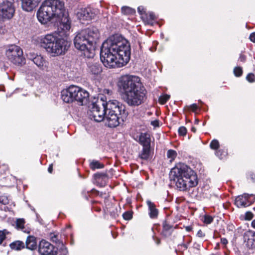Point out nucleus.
Returning <instances> with one entry per match:
<instances>
[{
  "mask_svg": "<svg viewBox=\"0 0 255 255\" xmlns=\"http://www.w3.org/2000/svg\"><path fill=\"white\" fill-rule=\"evenodd\" d=\"M130 56L129 42L118 34L109 37L101 48V60L105 67L109 68L123 67L128 63Z\"/></svg>",
  "mask_w": 255,
  "mask_h": 255,
  "instance_id": "obj_1",
  "label": "nucleus"
},
{
  "mask_svg": "<svg viewBox=\"0 0 255 255\" xmlns=\"http://www.w3.org/2000/svg\"><path fill=\"white\" fill-rule=\"evenodd\" d=\"M37 17L42 24L51 22L64 32L71 28V22L63 1H43L37 11Z\"/></svg>",
  "mask_w": 255,
  "mask_h": 255,
  "instance_id": "obj_2",
  "label": "nucleus"
},
{
  "mask_svg": "<svg viewBox=\"0 0 255 255\" xmlns=\"http://www.w3.org/2000/svg\"><path fill=\"white\" fill-rule=\"evenodd\" d=\"M119 86L123 91V99L128 106L135 107L143 103L146 91L138 77L129 75L123 76L119 82Z\"/></svg>",
  "mask_w": 255,
  "mask_h": 255,
  "instance_id": "obj_3",
  "label": "nucleus"
},
{
  "mask_svg": "<svg viewBox=\"0 0 255 255\" xmlns=\"http://www.w3.org/2000/svg\"><path fill=\"white\" fill-rule=\"evenodd\" d=\"M171 178L175 182L177 188L186 191L198 184V178L194 171L187 165L179 163L171 171Z\"/></svg>",
  "mask_w": 255,
  "mask_h": 255,
  "instance_id": "obj_4",
  "label": "nucleus"
},
{
  "mask_svg": "<svg viewBox=\"0 0 255 255\" xmlns=\"http://www.w3.org/2000/svg\"><path fill=\"white\" fill-rule=\"evenodd\" d=\"M41 47L52 56L64 54L68 50L69 44L64 38L59 37L56 33H50L39 38Z\"/></svg>",
  "mask_w": 255,
  "mask_h": 255,
  "instance_id": "obj_5",
  "label": "nucleus"
},
{
  "mask_svg": "<svg viewBox=\"0 0 255 255\" xmlns=\"http://www.w3.org/2000/svg\"><path fill=\"white\" fill-rule=\"evenodd\" d=\"M128 115L125 110V106L117 100L107 102V110L105 120L108 127L115 128L124 122Z\"/></svg>",
  "mask_w": 255,
  "mask_h": 255,
  "instance_id": "obj_6",
  "label": "nucleus"
},
{
  "mask_svg": "<svg viewBox=\"0 0 255 255\" xmlns=\"http://www.w3.org/2000/svg\"><path fill=\"white\" fill-rule=\"evenodd\" d=\"M99 37V31L96 27L83 29L76 35L74 39V46L79 50L90 52L94 48L93 44L96 42Z\"/></svg>",
  "mask_w": 255,
  "mask_h": 255,
  "instance_id": "obj_7",
  "label": "nucleus"
},
{
  "mask_svg": "<svg viewBox=\"0 0 255 255\" xmlns=\"http://www.w3.org/2000/svg\"><path fill=\"white\" fill-rule=\"evenodd\" d=\"M89 93L82 88L72 85L61 92V99L65 103L78 102L81 105L86 102L89 98Z\"/></svg>",
  "mask_w": 255,
  "mask_h": 255,
  "instance_id": "obj_8",
  "label": "nucleus"
},
{
  "mask_svg": "<svg viewBox=\"0 0 255 255\" xmlns=\"http://www.w3.org/2000/svg\"><path fill=\"white\" fill-rule=\"evenodd\" d=\"M106 110L107 102L102 101L93 103L89 113V117L97 122H101L105 119Z\"/></svg>",
  "mask_w": 255,
  "mask_h": 255,
  "instance_id": "obj_9",
  "label": "nucleus"
},
{
  "mask_svg": "<svg viewBox=\"0 0 255 255\" xmlns=\"http://www.w3.org/2000/svg\"><path fill=\"white\" fill-rule=\"evenodd\" d=\"M5 54L8 59L15 65L21 64L23 62L22 50L17 45L8 46Z\"/></svg>",
  "mask_w": 255,
  "mask_h": 255,
  "instance_id": "obj_10",
  "label": "nucleus"
},
{
  "mask_svg": "<svg viewBox=\"0 0 255 255\" xmlns=\"http://www.w3.org/2000/svg\"><path fill=\"white\" fill-rule=\"evenodd\" d=\"M15 9L10 1H0V20L11 19L14 13Z\"/></svg>",
  "mask_w": 255,
  "mask_h": 255,
  "instance_id": "obj_11",
  "label": "nucleus"
},
{
  "mask_svg": "<svg viewBox=\"0 0 255 255\" xmlns=\"http://www.w3.org/2000/svg\"><path fill=\"white\" fill-rule=\"evenodd\" d=\"M38 252L41 255H57L55 247L45 240H42L38 244Z\"/></svg>",
  "mask_w": 255,
  "mask_h": 255,
  "instance_id": "obj_12",
  "label": "nucleus"
},
{
  "mask_svg": "<svg viewBox=\"0 0 255 255\" xmlns=\"http://www.w3.org/2000/svg\"><path fill=\"white\" fill-rule=\"evenodd\" d=\"M255 201V195L245 193L236 198L235 204L238 207H246Z\"/></svg>",
  "mask_w": 255,
  "mask_h": 255,
  "instance_id": "obj_13",
  "label": "nucleus"
},
{
  "mask_svg": "<svg viewBox=\"0 0 255 255\" xmlns=\"http://www.w3.org/2000/svg\"><path fill=\"white\" fill-rule=\"evenodd\" d=\"M244 243L249 249H255V232L249 230L243 235Z\"/></svg>",
  "mask_w": 255,
  "mask_h": 255,
  "instance_id": "obj_14",
  "label": "nucleus"
},
{
  "mask_svg": "<svg viewBox=\"0 0 255 255\" xmlns=\"http://www.w3.org/2000/svg\"><path fill=\"white\" fill-rule=\"evenodd\" d=\"M96 15V11H93L90 8H82L77 13L78 18L84 20L92 19Z\"/></svg>",
  "mask_w": 255,
  "mask_h": 255,
  "instance_id": "obj_15",
  "label": "nucleus"
},
{
  "mask_svg": "<svg viewBox=\"0 0 255 255\" xmlns=\"http://www.w3.org/2000/svg\"><path fill=\"white\" fill-rule=\"evenodd\" d=\"M39 4L38 1H21V7L25 11H31Z\"/></svg>",
  "mask_w": 255,
  "mask_h": 255,
  "instance_id": "obj_16",
  "label": "nucleus"
},
{
  "mask_svg": "<svg viewBox=\"0 0 255 255\" xmlns=\"http://www.w3.org/2000/svg\"><path fill=\"white\" fill-rule=\"evenodd\" d=\"M88 70L89 72L94 75H98L102 71L100 65L94 61H90L88 62Z\"/></svg>",
  "mask_w": 255,
  "mask_h": 255,
  "instance_id": "obj_17",
  "label": "nucleus"
},
{
  "mask_svg": "<svg viewBox=\"0 0 255 255\" xmlns=\"http://www.w3.org/2000/svg\"><path fill=\"white\" fill-rule=\"evenodd\" d=\"M146 204L149 210V216L151 219H156L158 215V210L156 208L155 204L150 200L146 201Z\"/></svg>",
  "mask_w": 255,
  "mask_h": 255,
  "instance_id": "obj_18",
  "label": "nucleus"
},
{
  "mask_svg": "<svg viewBox=\"0 0 255 255\" xmlns=\"http://www.w3.org/2000/svg\"><path fill=\"white\" fill-rule=\"evenodd\" d=\"M138 141L143 147L150 146L151 139L149 134L141 133L139 135Z\"/></svg>",
  "mask_w": 255,
  "mask_h": 255,
  "instance_id": "obj_19",
  "label": "nucleus"
},
{
  "mask_svg": "<svg viewBox=\"0 0 255 255\" xmlns=\"http://www.w3.org/2000/svg\"><path fill=\"white\" fill-rule=\"evenodd\" d=\"M32 61L37 67L42 70L45 69L47 67V62L41 55H36L33 58Z\"/></svg>",
  "mask_w": 255,
  "mask_h": 255,
  "instance_id": "obj_20",
  "label": "nucleus"
},
{
  "mask_svg": "<svg viewBox=\"0 0 255 255\" xmlns=\"http://www.w3.org/2000/svg\"><path fill=\"white\" fill-rule=\"evenodd\" d=\"M142 19L145 24L152 25L153 21L156 19V16L153 12H148L142 16Z\"/></svg>",
  "mask_w": 255,
  "mask_h": 255,
  "instance_id": "obj_21",
  "label": "nucleus"
},
{
  "mask_svg": "<svg viewBox=\"0 0 255 255\" xmlns=\"http://www.w3.org/2000/svg\"><path fill=\"white\" fill-rule=\"evenodd\" d=\"M25 246L28 249L35 250L37 247L35 238L33 236H28L25 242Z\"/></svg>",
  "mask_w": 255,
  "mask_h": 255,
  "instance_id": "obj_22",
  "label": "nucleus"
},
{
  "mask_svg": "<svg viewBox=\"0 0 255 255\" xmlns=\"http://www.w3.org/2000/svg\"><path fill=\"white\" fill-rule=\"evenodd\" d=\"M150 146L143 147L142 151L139 154V157L143 160H147L150 156Z\"/></svg>",
  "mask_w": 255,
  "mask_h": 255,
  "instance_id": "obj_23",
  "label": "nucleus"
},
{
  "mask_svg": "<svg viewBox=\"0 0 255 255\" xmlns=\"http://www.w3.org/2000/svg\"><path fill=\"white\" fill-rule=\"evenodd\" d=\"M10 247L12 250L19 251L24 248L25 244L22 241H16L11 243Z\"/></svg>",
  "mask_w": 255,
  "mask_h": 255,
  "instance_id": "obj_24",
  "label": "nucleus"
},
{
  "mask_svg": "<svg viewBox=\"0 0 255 255\" xmlns=\"http://www.w3.org/2000/svg\"><path fill=\"white\" fill-rule=\"evenodd\" d=\"M122 12L125 15H133L135 13L134 9L127 6H124L122 7Z\"/></svg>",
  "mask_w": 255,
  "mask_h": 255,
  "instance_id": "obj_25",
  "label": "nucleus"
},
{
  "mask_svg": "<svg viewBox=\"0 0 255 255\" xmlns=\"http://www.w3.org/2000/svg\"><path fill=\"white\" fill-rule=\"evenodd\" d=\"M90 167L93 170L101 169L104 167V164L101 163L98 161L93 160L90 164Z\"/></svg>",
  "mask_w": 255,
  "mask_h": 255,
  "instance_id": "obj_26",
  "label": "nucleus"
},
{
  "mask_svg": "<svg viewBox=\"0 0 255 255\" xmlns=\"http://www.w3.org/2000/svg\"><path fill=\"white\" fill-rule=\"evenodd\" d=\"M177 152L176 151L172 150V149H169L167 151V156L168 158L170 159V161H172L175 159L176 157L177 156Z\"/></svg>",
  "mask_w": 255,
  "mask_h": 255,
  "instance_id": "obj_27",
  "label": "nucleus"
},
{
  "mask_svg": "<svg viewBox=\"0 0 255 255\" xmlns=\"http://www.w3.org/2000/svg\"><path fill=\"white\" fill-rule=\"evenodd\" d=\"M94 177L97 181H99L101 179L105 181L107 179V174L104 173H95L94 174Z\"/></svg>",
  "mask_w": 255,
  "mask_h": 255,
  "instance_id": "obj_28",
  "label": "nucleus"
},
{
  "mask_svg": "<svg viewBox=\"0 0 255 255\" xmlns=\"http://www.w3.org/2000/svg\"><path fill=\"white\" fill-rule=\"evenodd\" d=\"M16 227L18 229L23 230L24 228V220L22 219H18L16 221Z\"/></svg>",
  "mask_w": 255,
  "mask_h": 255,
  "instance_id": "obj_29",
  "label": "nucleus"
},
{
  "mask_svg": "<svg viewBox=\"0 0 255 255\" xmlns=\"http://www.w3.org/2000/svg\"><path fill=\"white\" fill-rule=\"evenodd\" d=\"M170 95L167 94H164L162 95H161L159 97V102L161 104H164L170 98Z\"/></svg>",
  "mask_w": 255,
  "mask_h": 255,
  "instance_id": "obj_30",
  "label": "nucleus"
},
{
  "mask_svg": "<svg viewBox=\"0 0 255 255\" xmlns=\"http://www.w3.org/2000/svg\"><path fill=\"white\" fill-rule=\"evenodd\" d=\"M219 142L218 140H217V139L213 140L210 144V146L211 148L214 150L217 149L219 148Z\"/></svg>",
  "mask_w": 255,
  "mask_h": 255,
  "instance_id": "obj_31",
  "label": "nucleus"
},
{
  "mask_svg": "<svg viewBox=\"0 0 255 255\" xmlns=\"http://www.w3.org/2000/svg\"><path fill=\"white\" fill-rule=\"evenodd\" d=\"M234 73L236 77H240L243 74V70L241 67H236L234 69Z\"/></svg>",
  "mask_w": 255,
  "mask_h": 255,
  "instance_id": "obj_32",
  "label": "nucleus"
},
{
  "mask_svg": "<svg viewBox=\"0 0 255 255\" xmlns=\"http://www.w3.org/2000/svg\"><path fill=\"white\" fill-rule=\"evenodd\" d=\"M123 217L125 220H129L132 217V213L129 211L126 212L123 214Z\"/></svg>",
  "mask_w": 255,
  "mask_h": 255,
  "instance_id": "obj_33",
  "label": "nucleus"
},
{
  "mask_svg": "<svg viewBox=\"0 0 255 255\" xmlns=\"http://www.w3.org/2000/svg\"><path fill=\"white\" fill-rule=\"evenodd\" d=\"M8 233L5 230L0 231V244H1L4 240L5 239L6 234Z\"/></svg>",
  "mask_w": 255,
  "mask_h": 255,
  "instance_id": "obj_34",
  "label": "nucleus"
},
{
  "mask_svg": "<svg viewBox=\"0 0 255 255\" xmlns=\"http://www.w3.org/2000/svg\"><path fill=\"white\" fill-rule=\"evenodd\" d=\"M213 220L212 216L209 215H205L204 217V222L206 224H211Z\"/></svg>",
  "mask_w": 255,
  "mask_h": 255,
  "instance_id": "obj_35",
  "label": "nucleus"
},
{
  "mask_svg": "<svg viewBox=\"0 0 255 255\" xmlns=\"http://www.w3.org/2000/svg\"><path fill=\"white\" fill-rule=\"evenodd\" d=\"M246 79L249 82H254L255 81V76L253 73H249L247 76Z\"/></svg>",
  "mask_w": 255,
  "mask_h": 255,
  "instance_id": "obj_36",
  "label": "nucleus"
},
{
  "mask_svg": "<svg viewBox=\"0 0 255 255\" xmlns=\"http://www.w3.org/2000/svg\"><path fill=\"white\" fill-rule=\"evenodd\" d=\"M49 237L52 242L56 243L58 242L57 236L54 233H50Z\"/></svg>",
  "mask_w": 255,
  "mask_h": 255,
  "instance_id": "obj_37",
  "label": "nucleus"
},
{
  "mask_svg": "<svg viewBox=\"0 0 255 255\" xmlns=\"http://www.w3.org/2000/svg\"><path fill=\"white\" fill-rule=\"evenodd\" d=\"M187 132V129L184 127H181L178 129V133L180 135H185Z\"/></svg>",
  "mask_w": 255,
  "mask_h": 255,
  "instance_id": "obj_38",
  "label": "nucleus"
},
{
  "mask_svg": "<svg viewBox=\"0 0 255 255\" xmlns=\"http://www.w3.org/2000/svg\"><path fill=\"white\" fill-rule=\"evenodd\" d=\"M138 12L141 15V16L144 14V13H146V9L143 6H139L137 8Z\"/></svg>",
  "mask_w": 255,
  "mask_h": 255,
  "instance_id": "obj_39",
  "label": "nucleus"
},
{
  "mask_svg": "<svg viewBox=\"0 0 255 255\" xmlns=\"http://www.w3.org/2000/svg\"><path fill=\"white\" fill-rule=\"evenodd\" d=\"M254 217L253 214L251 212H247L245 214V220H251L253 219Z\"/></svg>",
  "mask_w": 255,
  "mask_h": 255,
  "instance_id": "obj_40",
  "label": "nucleus"
},
{
  "mask_svg": "<svg viewBox=\"0 0 255 255\" xmlns=\"http://www.w3.org/2000/svg\"><path fill=\"white\" fill-rule=\"evenodd\" d=\"M163 229L164 231L168 232L172 229V226L165 223L163 224Z\"/></svg>",
  "mask_w": 255,
  "mask_h": 255,
  "instance_id": "obj_41",
  "label": "nucleus"
},
{
  "mask_svg": "<svg viewBox=\"0 0 255 255\" xmlns=\"http://www.w3.org/2000/svg\"><path fill=\"white\" fill-rule=\"evenodd\" d=\"M0 203L5 205L8 203V200L6 197L0 196Z\"/></svg>",
  "mask_w": 255,
  "mask_h": 255,
  "instance_id": "obj_42",
  "label": "nucleus"
},
{
  "mask_svg": "<svg viewBox=\"0 0 255 255\" xmlns=\"http://www.w3.org/2000/svg\"><path fill=\"white\" fill-rule=\"evenodd\" d=\"M223 151L221 150H219L216 152V155L219 157V158L222 159L223 158V156L225 155V154H222Z\"/></svg>",
  "mask_w": 255,
  "mask_h": 255,
  "instance_id": "obj_43",
  "label": "nucleus"
},
{
  "mask_svg": "<svg viewBox=\"0 0 255 255\" xmlns=\"http://www.w3.org/2000/svg\"><path fill=\"white\" fill-rule=\"evenodd\" d=\"M246 60V56L243 54H241L240 55L239 58V60L241 62H245Z\"/></svg>",
  "mask_w": 255,
  "mask_h": 255,
  "instance_id": "obj_44",
  "label": "nucleus"
},
{
  "mask_svg": "<svg viewBox=\"0 0 255 255\" xmlns=\"http://www.w3.org/2000/svg\"><path fill=\"white\" fill-rule=\"evenodd\" d=\"M151 125L154 127H159V121L158 120H155L151 122Z\"/></svg>",
  "mask_w": 255,
  "mask_h": 255,
  "instance_id": "obj_45",
  "label": "nucleus"
},
{
  "mask_svg": "<svg viewBox=\"0 0 255 255\" xmlns=\"http://www.w3.org/2000/svg\"><path fill=\"white\" fill-rule=\"evenodd\" d=\"M190 107L193 112L196 111L198 109V106L196 104H193L190 105Z\"/></svg>",
  "mask_w": 255,
  "mask_h": 255,
  "instance_id": "obj_46",
  "label": "nucleus"
},
{
  "mask_svg": "<svg viewBox=\"0 0 255 255\" xmlns=\"http://www.w3.org/2000/svg\"><path fill=\"white\" fill-rule=\"evenodd\" d=\"M250 39L252 42H255V32L251 34Z\"/></svg>",
  "mask_w": 255,
  "mask_h": 255,
  "instance_id": "obj_47",
  "label": "nucleus"
},
{
  "mask_svg": "<svg viewBox=\"0 0 255 255\" xmlns=\"http://www.w3.org/2000/svg\"><path fill=\"white\" fill-rule=\"evenodd\" d=\"M197 236L199 237L202 238L205 236V234L201 230H200L197 232Z\"/></svg>",
  "mask_w": 255,
  "mask_h": 255,
  "instance_id": "obj_48",
  "label": "nucleus"
},
{
  "mask_svg": "<svg viewBox=\"0 0 255 255\" xmlns=\"http://www.w3.org/2000/svg\"><path fill=\"white\" fill-rule=\"evenodd\" d=\"M221 243L224 245H226L228 242L226 238H223L221 239Z\"/></svg>",
  "mask_w": 255,
  "mask_h": 255,
  "instance_id": "obj_49",
  "label": "nucleus"
},
{
  "mask_svg": "<svg viewBox=\"0 0 255 255\" xmlns=\"http://www.w3.org/2000/svg\"><path fill=\"white\" fill-rule=\"evenodd\" d=\"M53 170V165L50 164L48 168V171L49 173H52Z\"/></svg>",
  "mask_w": 255,
  "mask_h": 255,
  "instance_id": "obj_50",
  "label": "nucleus"
},
{
  "mask_svg": "<svg viewBox=\"0 0 255 255\" xmlns=\"http://www.w3.org/2000/svg\"><path fill=\"white\" fill-rule=\"evenodd\" d=\"M185 229L187 232H190L192 230V228L190 226H187L186 227Z\"/></svg>",
  "mask_w": 255,
  "mask_h": 255,
  "instance_id": "obj_51",
  "label": "nucleus"
},
{
  "mask_svg": "<svg viewBox=\"0 0 255 255\" xmlns=\"http://www.w3.org/2000/svg\"><path fill=\"white\" fill-rule=\"evenodd\" d=\"M252 226L253 228L255 229V219L252 221Z\"/></svg>",
  "mask_w": 255,
  "mask_h": 255,
  "instance_id": "obj_52",
  "label": "nucleus"
},
{
  "mask_svg": "<svg viewBox=\"0 0 255 255\" xmlns=\"http://www.w3.org/2000/svg\"><path fill=\"white\" fill-rule=\"evenodd\" d=\"M219 249V243H217L216 244V247H215V249L216 250H218Z\"/></svg>",
  "mask_w": 255,
  "mask_h": 255,
  "instance_id": "obj_53",
  "label": "nucleus"
},
{
  "mask_svg": "<svg viewBox=\"0 0 255 255\" xmlns=\"http://www.w3.org/2000/svg\"><path fill=\"white\" fill-rule=\"evenodd\" d=\"M191 130L194 132H195L196 130V128L194 127L192 128Z\"/></svg>",
  "mask_w": 255,
  "mask_h": 255,
  "instance_id": "obj_54",
  "label": "nucleus"
},
{
  "mask_svg": "<svg viewBox=\"0 0 255 255\" xmlns=\"http://www.w3.org/2000/svg\"><path fill=\"white\" fill-rule=\"evenodd\" d=\"M199 121L198 120H197V119H196V120H195V123L196 124H198L199 123Z\"/></svg>",
  "mask_w": 255,
  "mask_h": 255,
  "instance_id": "obj_55",
  "label": "nucleus"
}]
</instances>
